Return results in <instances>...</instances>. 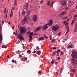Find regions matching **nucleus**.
<instances>
[{"label": "nucleus", "instance_id": "nucleus-1", "mask_svg": "<svg viewBox=\"0 0 77 77\" xmlns=\"http://www.w3.org/2000/svg\"><path fill=\"white\" fill-rule=\"evenodd\" d=\"M53 24V22H52V20L51 19L49 20V23L47 24H45V25L43 27V29L45 30H47V29L48 28V25H49L50 26H52Z\"/></svg>", "mask_w": 77, "mask_h": 77}, {"label": "nucleus", "instance_id": "nucleus-2", "mask_svg": "<svg viewBox=\"0 0 77 77\" xmlns=\"http://www.w3.org/2000/svg\"><path fill=\"white\" fill-rule=\"evenodd\" d=\"M20 34H22V33H25L26 31V28L23 27H20Z\"/></svg>", "mask_w": 77, "mask_h": 77}, {"label": "nucleus", "instance_id": "nucleus-3", "mask_svg": "<svg viewBox=\"0 0 77 77\" xmlns=\"http://www.w3.org/2000/svg\"><path fill=\"white\" fill-rule=\"evenodd\" d=\"M52 30L54 31H56L59 28V26L57 25H55L52 27Z\"/></svg>", "mask_w": 77, "mask_h": 77}, {"label": "nucleus", "instance_id": "nucleus-4", "mask_svg": "<svg viewBox=\"0 0 77 77\" xmlns=\"http://www.w3.org/2000/svg\"><path fill=\"white\" fill-rule=\"evenodd\" d=\"M71 55L72 57L77 59V52L75 51H72Z\"/></svg>", "mask_w": 77, "mask_h": 77}, {"label": "nucleus", "instance_id": "nucleus-5", "mask_svg": "<svg viewBox=\"0 0 77 77\" xmlns=\"http://www.w3.org/2000/svg\"><path fill=\"white\" fill-rule=\"evenodd\" d=\"M74 2H72V1H69V4H68V5L70 7H71L72 5H74Z\"/></svg>", "mask_w": 77, "mask_h": 77}, {"label": "nucleus", "instance_id": "nucleus-6", "mask_svg": "<svg viewBox=\"0 0 77 77\" xmlns=\"http://www.w3.org/2000/svg\"><path fill=\"white\" fill-rule=\"evenodd\" d=\"M76 61L77 63H76ZM71 62L73 64H75L77 65V60L76 61V60L74 59V58H71Z\"/></svg>", "mask_w": 77, "mask_h": 77}, {"label": "nucleus", "instance_id": "nucleus-7", "mask_svg": "<svg viewBox=\"0 0 77 77\" xmlns=\"http://www.w3.org/2000/svg\"><path fill=\"white\" fill-rule=\"evenodd\" d=\"M17 37H18V39H19L20 41L22 40H24V38H23L22 37L21 34H19V35H18L17 36Z\"/></svg>", "mask_w": 77, "mask_h": 77}, {"label": "nucleus", "instance_id": "nucleus-8", "mask_svg": "<svg viewBox=\"0 0 77 77\" xmlns=\"http://www.w3.org/2000/svg\"><path fill=\"white\" fill-rule=\"evenodd\" d=\"M66 11H63L61 13L59 14V15H58V16H59V17H61L62 15H63L65 14H66Z\"/></svg>", "mask_w": 77, "mask_h": 77}, {"label": "nucleus", "instance_id": "nucleus-9", "mask_svg": "<svg viewBox=\"0 0 77 77\" xmlns=\"http://www.w3.org/2000/svg\"><path fill=\"white\" fill-rule=\"evenodd\" d=\"M37 19V16L34 15L33 16V20H34V22H36V20Z\"/></svg>", "mask_w": 77, "mask_h": 77}, {"label": "nucleus", "instance_id": "nucleus-10", "mask_svg": "<svg viewBox=\"0 0 77 77\" xmlns=\"http://www.w3.org/2000/svg\"><path fill=\"white\" fill-rule=\"evenodd\" d=\"M62 5L63 6H65L66 5V2L65 1H63L61 2Z\"/></svg>", "mask_w": 77, "mask_h": 77}, {"label": "nucleus", "instance_id": "nucleus-11", "mask_svg": "<svg viewBox=\"0 0 77 77\" xmlns=\"http://www.w3.org/2000/svg\"><path fill=\"white\" fill-rule=\"evenodd\" d=\"M2 35L1 34H0V44H1L2 42Z\"/></svg>", "mask_w": 77, "mask_h": 77}, {"label": "nucleus", "instance_id": "nucleus-12", "mask_svg": "<svg viewBox=\"0 0 77 77\" xmlns=\"http://www.w3.org/2000/svg\"><path fill=\"white\" fill-rule=\"evenodd\" d=\"M31 13H32V11L31 10H29L27 11V14L29 15Z\"/></svg>", "mask_w": 77, "mask_h": 77}, {"label": "nucleus", "instance_id": "nucleus-13", "mask_svg": "<svg viewBox=\"0 0 77 77\" xmlns=\"http://www.w3.org/2000/svg\"><path fill=\"white\" fill-rule=\"evenodd\" d=\"M38 40L39 41H43L44 40V38L43 37H42V38L40 37L38 38Z\"/></svg>", "mask_w": 77, "mask_h": 77}, {"label": "nucleus", "instance_id": "nucleus-14", "mask_svg": "<svg viewBox=\"0 0 77 77\" xmlns=\"http://www.w3.org/2000/svg\"><path fill=\"white\" fill-rule=\"evenodd\" d=\"M26 21V18H24V19L23 20L22 23H25V22Z\"/></svg>", "mask_w": 77, "mask_h": 77}, {"label": "nucleus", "instance_id": "nucleus-15", "mask_svg": "<svg viewBox=\"0 0 77 77\" xmlns=\"http://www.w3.org/2000/svg\"><path fill=\"white\" fill-rule=\"evenodd\" d=\"M28 5H29V4L28 2H26V10H28V7H29Z\"/></svg>", "mask_w": 77, "mask_h": 77}, {"label": "nucleus", "instance_id": "nucleus-16", "mask_svg": "<svg viewBox=\"0 0 77 77\" xmlns=\"http://www.w3.org/2000/svg\"><path fill=\"white\" fill-rule=\"evenodd\" d=\"M36 54L39 55H40V54H41V51H37Z\"/></svg>", "mask_w": 77, "mask_h": 77}, {"label": "nucleus", "instance_id": "nucleus-17", "mask_svg": "<svg viewBox=\"0 0 77 77\" xmlns=\"http://www.w3.org/2000/svg\"><path fill=\"white\" fill-rule=\"evenodd\" d=\"M17 0H15L14 5L15 6H16L17 5Z\"/></svg>", "mask_w": 77, "mask_h": 77}, {"label": "nucleus", "instance_id": "nucleus-18", "mask_svg": "<svg viewBox=\"0 0 77 77\" xmlns=\"http://www.w3.org/2000/svg\"><path fill=\"white\" fill-rule=\"evenodd\" d=\"M76 71V69H72V71L74 72H75Z\"/></svg>", "mask_w": 77, "mask_h": 77}, {"label": "nucleus", "instance_id": "nucleus-19", "mask_svg": "<svg viewBox=\"0 0 77 77\" xmlns=\"http://www.w3.org/2000/svg\"><path fill=\"white\" fill-rule=\"evenodd\" d=\"M41 28V27H38L37 29H36V31L38 32V31H39V30Z\"/></svg>", "mask_w": 77, "mask_h": 77}, {"label": "nucleus", "instance_id": "nucleus-20", "mask_svg": "<svg viewBox=\"0 0 77 77\" xmlns=\"http://www.w3.org/2000/svg\"><path fill=\"white\" fill-rule=\"evenodd\" d=\"M56 54V52H55V51H53L52 52V54H53V56H54L55 54Z\"/></svg>", "mask_w": 77, "mask_h": 77}, {"label": "nucleus", "instance_id": "nucleus-21", "mask_svg": "<svg viewBox=\"0 0 77 77\" xmlns=\"http://www.w3.org/2000/svg\"><path fill=\"white\" fill-rule=\"evenodd\" d=\"M67 28H68V29H67V32H66V35H67V34L68 33V32H69V26L67 27Z\"/></svg>", "mask_w": 77, "mask_h": 77}, {"label": "nucleus", "instance_id": "nucleus-22", "mask_svg": "<svg viewBox=\"0 0 77 77\" xmlns=\"http://www.w3.org/2000/svg\"><path fill=\"white\" fill-rule=\"evenodd\" d=\"M44 37L45 38V39H48V37L45 35H44Z\"/></svg>", "mask_w": 77, "mask_h": 77}, {"label": "nucleus", "instance_id": "nucleus-23", "mask_svg": "<svg viewBox=\"0 0 77 77\" xmlns=\"http://www.w3.org/2000/svg\"><path fill=\"white\" fill-rule=\"evenodd\" d=\"M31 53V51L29 50H28L27 51V53H28L29 54H30Z\"/></svg>", "mask_w": 77, "mask_h": 77}, {"label": "nucleus", "instance_id": "nucleus-24", "mask_svg": "<svg viewBox=\"0 0 77 77\" xmlns=\"http://www.w3.org/2000/svg\"><path fill=\"white\" fill-rule=\"evenodd\" d=\"M51 2L50 1H49L48 2H47V5L49 6Z\"/></svg>", "mask_w": 77, "mask_h": 77}, {"label": "nucleus", "instance_id": "nucleus-25", "mask_svg": "<svg viewBox=\"0 0 77 77\" xmlns=\"http://www.w3.org/2000/svg\"><path fill=\"white\" fill-rule=\"evenodd\" d=\"M74 32H77V28H75L74 29Z\"/></svg>", "mask_w": 77, "mask_h": 77}, {"label": "nucleus", "instance_id": "nucleus-26", "mask_svg": "<svg viewBox=\"0 0 77 77\" xmlns=\"http://www.w3.org/2000/svg\"><path fill=\"white\" fill-rule=\"evenodd\" d=\"M67 48H69V49L70 48H71L72 45H69V46H68V47H67Z\"/></svg>", "mask_w": 77, "mask_h": 77}, {"label": "nucleus", "instance_id": "nucleus-27", "mask_svg": "<svg viewBox=\"0 0 77 77\" xmlns=\"http://www.w3.org/2000/svg\"><path fill=\"white\" fill-rule=\"evenodd\" d=\"M25 14V11H23L22 13V15L23 16H24Z\"/></svg>", "mask_w": 77, "mask_h": 77}, {"label": "nucleus", "instance_id": "nucleus-28", "mask_svg": "<svg viewBox=\"0 0 77 77\" xmlns=\"http://www.w3.org/2000/svg\"><path fill=\"white\" fill-rule=\"evenodd\" d=\"M7 48V47L5 45H3L2 46V48Z\"/></svg>", "mask_w": 77, "mask_h": 77}, {"label": "nucleus", "instance_id": "nucleus-29", "mask_svg": "<svg viewBox=\"0 0 77 77\" xmlns=\"http://www.w3.org/2000/svg\"><path fill=\"white\" fill-rule=\"evenodd\" d=\"M6 11H7V8H5V11H4V12L5 14L6 13Z\"/></svg>", "mask_w": 77, "mask_h": 77}, {"label": "nucleus", "instance_id": "nucleus-30", "mask_svg": "<svg viewBox=\"0 0 77 77\" xmlns=\"http://www.w3.org/2000/svg\"><path fill=\"white\" fill-rule=\"evenodd\" d=\"M75 28H77V23H76L75 25Z\"/></svg>", "mask_w": 77, "mask_h": 77}, {"label": "nucleus", "instance_id": "nucleus-31", "mask_svg": "<svg viewBox=\"0 0 77 77\" xmlns=\"http://www.w3.org/2000/svg\"><path fill=\"white\" fill-rule=\"evenodd\" d=\"M29 34V35H32L34 34V33H33V32H31Z\"/></svg>", "mask_w": 77, "mask_h": 77}, {"label": "nucleus", "instance_id": "nucleus-32", "mask_svg": "<svg viewBox=\"0 0 77 77\" xmlns=\"http://www.w3.org/2000/svg\"><path fill=\"white\" fill-rule=\"evenodd\" d=\"M74 20L72 21V23L71 24V25L72 26V25H73V24H74Z\"/></svg>", "mask_w": 77, "mask_h": 77}, {"label": "nucleus", "instance_id": "nucleus-33", "mask_svg": "<svg viewBox=\"0 0 77 77\" xmlns=\"http://www.w3.org/2000/svg\"><path fill=\"white\" fill-rule=\"evenodd\" d=\"M67 18H68V17H64L63 18V19L66 20L67 19Z\"/></svg>", "mask_w": 77, "mask_h": 77}, {"label": "nucleus", "instance_id": "nucleus-34", "mask_svg": "<svg viewBox=\"0 0 77 77\" xmlns=\"http://www.w3.org/2000/svg\"><path fill=\"white\" fill-rule=\"evenodd\" d=\"M40 49L38 46H37L36 47V50H39Z\"/></svg>", "mask_w": 77, "mask_h": 77}, {"label": "nucleus", "instance_id": "nucleus-35", "mask_svg": "<svg viewBox=\"0 0 77 77\" xmlns=\"http://www.w3.org/2000/svg\"><path fill=\"white\" fill-rule=\"evenodd\" d=\"M30 33V31H28V32H27L26 33V34H29Z\"/></svg>", "mask_w": 77, "mask_h": 77}, {"label": "nucleus", "instance_id": "nucleus-36", "mask_svg": "<svg viewBox=\"0 0 77 77\" xmlns=\"http://www.w3.org/2000/svg\"><path fill=\"white\" fill-rule=\"evenodd\" d=\"M29 38H29V39H32V37L31 36H29L28 37Z\"/></svg>", "mask_w": 77, "mask_h": 77}, {"label": "nucleus", "instance_id": "nucleus-37", "mask_svg": "<svg viewBox=\"0 0 77 77\" xmlns=\"http://www.w3.org/2000/svg\"><path fill=\"white\" fill-rule=\"evenodd\" d=\"M51 63L52 64L54 63V61H51Z\"/></svg>", "mask_w": 77, "mask_h": 77}, {"label": "nucleus", "instance_id": "nucleus-38", "mask_svg": "<svg viewBox=\"0 0 77 77\" xmlns=\"http://www.w3.org/2000/svg\"><path fill=\"white\" fill-rule=\"evenodd\" d=\"M69 9V7H66L65 8V10H68Z\"/></svg>", "mask_w": 77, "mask_h": 77}, {"label": "nucleus", "instance_id": "nucleus-39", "mask_svg": "<svg viewBox=\"0 0 77 77\" xmlns=\"http://www.w3.org/2000/svg\"><path fill=\"white\" fill-rule=\"evenodd\" d=\"M60 52H61V53L62 54H61V56H62L63 54H64L63 53V52L62 51H61Z\"/></svg>", "mask_w": 77, "mask_h": 77}, {"label": "nucleus", "instance_id": "nucleus-40", "mask_svg": "<svg viewBox=\"0 0 77 77\" xmlns=\"http://www.w3.org/2000/svg\"><path fill=\"white\" fill-rule=\"evenodd\" d=\"M53 5V1L52 2V3H51V5H50V6H52V5Z\"/></svg>", "mask_w": 77, "mask_h": 77}, {"label": "nucleus", "instance_id": "nucleus-41", "mask_svg": "<svg viewBox=\"0 0 77 77\" xmlns=\"http://www.w3.org/2000/svg\"><path fill=\"white\" fill-rule=\"evenodd\" d=\"M43 2V0H42V1L40 2V3H41V4H42Z\"/></svg>", "mask_w": 77, "mask_h": 77}, {"label": "nucleus", "instance_id": "nucleus-42", "mask_svg": "<svg viewBox=\"0 0 77 77\" xmlns=\"http://www.w3.org/2000/svg\"><path fill=\"white\" fill-rule=\"evenodd\" d=\"M29 42H30L32 40V39H29Z\"/></svg>", "mask_w": 77, "mask_h": 77}, {"label": "nucleus", "instance_id": "nucleus-43", "mask_svg": "<svg viewBox=\"0 0 77 77\" xmlns=\"http://www.w3.org/2000/svg\"><path fill=\"white\" fill-rule=\"evenodd\" d=\"M61 34V32H59L58 34L57 35H60Z\"/></svg>", "mask_w": 77, "mask_h": 77}, {"label": "nucleus", "instance_id": "nucleus-44", "mask_svg": "<svg viewBox=\"0 0 77 77\" xmlns=\"http://www.w3.org/2000/svg\"><path fill=\"white\" fill-rule=\"evenodd\" d=\"M50 40H51L52 39V38H51V35H50Z\"/></svg>", "mask_w": 77, "mask_h": 77}, {"label": "nucleus", "instance_id": "nucleus-45", "mask_svg": "<svg viewBox=\"0 0 77 77\" xmlns=\"http://www.w3.org/2000/svg\"><path fill=\"white\" fill-rule=\"evenodd\" d=\"M17 52L18 53V54H20V51H17Z\"/></svg>", "mask_w": 77, "mask_h": 77}, {"label": "nucleus", "instance_id": "nucleus-46", "mask_svg": "<svg viewBox=\"0 0 77 77\" xmlns=\"http://www.w3.org/2000/svg\"><path fill=\"white\" fill-rule=\"evenodd\" d=\"M1 32V27L0 26V33Z\"/></svg>", "mask_w": 77, "mask_h": 77}, {"label": "nucleus", "instance_id": "nucleus-47", "mask_svg": "<svg viewBox=\"0 0 77 77\" xmlns=\"http://www.w3.org/2000/svg\"><path fill=\"white\" fill-rule=\"evenodd\" d=\"M54 39H53L52 40V41L51 42V43H53L54 42Z\"/></svg>", "mask_w": 77, "mask_h": 77}, {"label": "nucleus", "instance_id": "nucleus-48", "mask_svg": "<svg viewBox=\"0 0 77 77\" xmlns=\"http://www.w3.org/2000/svg\"><path fill=\"white\" fill-rule=\"evenodd\" d=\"M58 52H60L61 51H60V49H59L58 50H57Z\"/></svg>", "mask_w": 77, "mask_h": 77}, {"label": "nucleus", "instance_id": "nucleus-49", "mask_svg": "<svg viewBox=\"0 0 77 77\" xmlns=\"http://www.w3.org/2000/svg\"><path fill=\"white\" fill-rule=\"evenodd\" d=\"M56 49V48L54 47L53 49H52L53 50H55Z\"/></svg>", "mask_w": 77, "mask_h": 77}, {"label": "nucleus", "instance_id": "nucleus-50", "mask_svg": "<svg viewBox=\"0 0 77 77\" xmlns=\"http://www.w3.org/2000/svg\"><path fill=\"white\" fill-rule=\"evenodd\" d=\"M12 62L13 63H14V62H15V61H14V60H12Z\"/></svg>", "mask_w": 77, "mask_h": 77}, {"label": "nucleus", "instance_id": "nucleus-51", "mask_svg": "<svg viewBox=\"0 0 77 77\" xmlns=\"http://www.w3.org/2000/svg\"><path fill=\"white\" fill-rule=\"evenodd\" d=\"M12 9H13V10H14L15 9L14 7H12Z\"/></svg>", "mask_w": 77, "mask_h": 77}, {"label": "nucleus", "instance_id": "nucleus-52", "mask_svg": "<svg viewBox=\"0 0 77 77\" xmlns=\"http://www.w3.org/2000/svg\"><path fill=\"white\" fill-rule=\"evenodd\" d=\"M27 60V57H25V58H24V60Z\"/></svg>", "mask_w": 77, "mask_h": 77}, {"label": "nucleus", "instance_id": "nucleus-53", "mask_svg": "<svg viewBox=\"0 0 77 77\" xmlns=\"http://www.w3.org/2000/svg\"><path fill=\"white\" fill-rule=\"evenodd\" d=\"M19 57H20L21 58L22 57V55H20V54L19 55Z\"/></svg>", "mask_w": 77, "mask_h": 77}, {"label": "nucleus", "instance_id": "nucleus-54", "mask_svg": "<svg viewBox=\"0 0 77 77\" xmlns=\"http://www.w3.org/2000/svg\"><path fill=\"white\" fill-rule=\"evenodd\" d=\"M13 34H14V35H16V33H15V32H14V33H13Z\"/></svg>", "mask_w": 77, "mask_h": 77}, {"label": "nucleus", "instance_id": "nucleus-55", "mask_svg": "<svg viewBox=\"0 0 77 77\" xmlns=\"http://www.w3.org/2000/svg\"><path fill=\"white\" fill-rule=\"evenodd\" d=\"M77 17V15H75V16H74V18H76Z\"/></svg>", "mask_w": 77, "mask_h": 77}, {"label": "nucleus", "instance_id": "nucleus-56", "mask_svg": "<svg viewBox=\"0 0 77 77\" xmlns=\"http://www.w3.org/2000/svg\"><path fill=\"white\" fill-rule=\"evenodd\" d=\"M12 14H10V17H12Z\"/></svg>", "mask_w": 77, "mask_h": 77}, {"label": "nucleus", "instance_id": "nucleus-57", "mask_svg": "<svg viewBox=\"0 0 77 77\" xmlns=\"http://www.w3.org/2000/svg\"><path fill=\"white\" fill-rule=\"evenodd\" d=\"M38 73H39L40 74H41V73H42V72L41 71H40L38 72Z\"/></svg>", "mask_w": 77, "mask_h": 77}, {"label": "nucleus", "instance_id": "nucleus-58", "mask_svg": "<svg viewBox=\"0 0 77 77\" xmlns=\"http://www.w3.org/2000/svg\"><path fill=\"white\" fill-rule=\"evenodd\" d=\"M16 35H18V32H16Z\"/></svg>", "mask_w": 77, "mask_h": 77}, {"label": "nucleus", "instance_id": "nucleus-59", "mask_svg": "<svg viewBox=\"0 0 77 77\" xmlns=\"http://www.w3.org/2000/svg\"><path fill=\"white\" fill-rule=\"evenodd\" d=\"M63 23H64V24H65V23H66V21H64Z\"/></svg>", "mask_w": 77, "mask_h": 77}, {"label": "nucleus", "instance_id": "nucleus-60", "mask_svg": "<svg viewBox=\"0 0 77 77\" xmlns=\"http://www.w3.org/2000/svg\"><path fill=\"white\" fill-rule=\"evenodd\" d=\"M63 70V68H61V70H60V72H62V70Z\"/></svg>", "mask_w": 77, "mask_h": 77}, {"label": "nucleus", "instance_id": "nucleus-61", "mask_svg": "<svg viewBox=\"0 0 77 77\" xmlns=\"http://www.w3.org/2000/svg\"><path fill=\"white\" fill-rule=\"evenodd\" d=\"M60 57H58V60H60Z\"/></svg>", "mask_w": 77, "mask_h": 77}, {"label": "nucleus", "instance_id": "nucleus-62", "mask_svg": "<svg viewBox=\"0 0 77 77\" xmlns=\"http://www.w3.org/2000/svg\"><path fill=\"white\" fill-rule=\"evenodd\" d=\"M7 57H8V58H9V55L7 56Z\"/></svg>", "mask_w": 77, "mask_h": 77}, {"label": "nucleus", "instance_id": "nucleus-63", "mask_svg": "<svg viewBox=\"0 0 77 77\" xmlns=\"http://www.w3.org/2000/svg\"><path fill=\"white\" fill-rule=\"evenodd\" d=\"M8 23L9 25H10V24L11 23H10V22H8Z\"/></svg>", "mask_w": 77, "mask_h": 77}, {"label": "nucleus", "instance_id": "nucleus-64", "mask_svg": "<svg viewBox=\"0 0 77 77\" xmlns=\"http://www.w3.org/2000/svg\"><path fill=\"white\" fill-rule=\"evenodd\" d=\"M58 63V62H56V63H55V64L56 65V64H57V63Z\"/></svg>", "mask_w": 77, "mask_h": 77}]
</instances>
